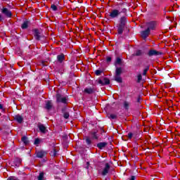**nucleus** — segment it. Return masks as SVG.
<instances>
[{
  "instance_id": "nucleus-1",
  "label": "nucleus",
  "mask_w": 180,
  "mask_h": 180,
  "mask_svg": "<svg viewBox=\"0 0 180 180\" xmlns=\"http://www.w3.org/2000/svg\"><path fill=\"white\" fill-rule=\"evenodd\" d=\"M110 169V165H109V163H105L103 165L101 168L99 169L98 174H101V175H103V176H105L108 175Z\"/></svg>"
},
{
  "instance_id": "nucleus-2",
  "label": "nucleus",
  "mask_w": 180,
  "mask_h": 180,
  "mask_svg": "<svg viewBox=\"0 0 180 180\" xmlns=\"http://www.w3.org/2000/svg\"><path fill=\"white\" fill-rule=\"evenodd\" d=\"M123 72V69L122 68H116L115 70V74L114 77L115 81L117 82H119L120 84L122 82V79L120 75H122V73Z\"/></svg>"
},
{
  "instance_id": "nucleus-3",
  "label": "nucleus",
  "mask_w": 180,
  "mask_h": 180,
  "mask_svg": "<svg viewBox=\"0 0 180 180\" xmlns=\"http://www.w3.org/2000/svg\"><path fill=\"white\" fill-rule=\"evenodd\" d=\"M125 11H126V8H123L122 11H119L117 9H113L110 13V17L112 19H115L116 18H119V15L122 13V12H125Z\"/></svg>"
},
{
  "instance_id": "nucleus-4",
  "label": "nucleus",
  "mask_w": 180,
  "mask_h": 180,
  "mask_svg": "<svg viewBox=\"0 0 180 180\" xmlns=\"http://www.w3.org/2000/svg\"><path fill=\"white\" fill-rule=\"evenodd\" d=\"M56 102L58 103H67V97H64L59 94H56Z\"/></svg>"
},
{
  "instance_id": "nucleus-5",
  "label": "nucleus",
  "mask_w": 180,
  "mask_h": 180,
  "mask_svg": "<svg viewBox=\"0 0 180 180\" xmlns=\"http://www.w3.org/2000/svg\"><path fill=\"white\" fill-rule=\"evenodd\" d=\"M156 23L154 21H150L146 23L147 30L151 32V30H154L155 29Z\"/></svg>"
},
{
  "instance_id": "nucleus-6",
  "label": "nucleus",
  "mask_w": 180,
  "mask_h": 180,
  "mask_svg": "<svg viewBox=\"0 0 180 180\" xmlns=\"http://www.w3.org/2000/svg\"><path fill=\"white\" fill-rule=\"evenodd\" d=\"M1 13L4 15H6L7 18H12V12H11V11H9V9L7 8L3 7L1 9Z\"/></svg>"
},
{
  "instance_id": "nucleus-7",
  "label": "nucleus",
  "mask_w": 180,
  "mask_h": 180,
  "mask_svg": "<svg viewBox=\"0 0 180 180\" xmlns=\"http://www.w3.org/2000/svg\"><path fill=\"white\" fill-rule=\"evenodd\" d=\"M98 84L101 85H109L110 84V80L106 77H104L98 80Z\"/></svg>"
},
{
  "instance_id": "nucleus-8",
  "label": "nucleus",
  "mask_w": 180,
  "mask_h": 180,
  "mask_svg": "<svg viewBox=\"0 0 180 180\" xmlns=\"http://www.w3.org/2000/svg\"><path fill=\"white\" fill-rule=\"evenodd\" d=\"M161 54H162V53L155 50H150L148 53V56H149V57H152V56H161Z\"/></svg>"
},
{
  "instance_id": "nucleus-9",
  "label": "nucleus",
  "mask_w": 180,
  "mask_h": 180,
  "mask_svg": "<svg viewBox=\"0 0 180 180\" xmlns=\"http://www.w3.org/2000/svg\"><path fill=\"white\" fill-rule=\"evenodd\" d=\"M38 128L39 129V131H41L42 134H46V133H47V128L42 124H39Z\"/></svg>"
},
{
  "instance_id": "nucleus-10",
  "label": "nucleus",
  "mask_w": 180,
  "mask_h": 180,
  "mask_svg": "<svg viewBox=\"0 0 180 180\" xmlns=\"http://www.w3.org/2000/svg\"><path fill=\"white\" fill-rule=\"evenodd\" d=\"M84 92L85 94H94V92H95V88H94V87H87V88L84 89Z\"/></svg>"
},
{
  "instance_id": "nucleus-11",
  "label": "nucleus",
  "mask_w": 180,
  "mask_h": 180,
  "mask_svg": "<svg viewBox=\"0 0 180 180\" xmlns=\"http://www.w3.org/2000/svg\"><path fill=\"white\" fill-rule=\"evenodd\" d=\"M14 120H16L18 123H22L23 122V117L20 115H17L14 117Z\"/></svg>"
},
{
  "instance_id": "nucleus-12",
  "label": "nucleus",
  "mask_w": 180,
  "mask_h": 180,
  "mask_svg": "<svg viewBox=\"0 0 180 180\" xmlns=\"http://www.w3.org/2000/svg\"><path fill=\"white\" fill-rule=\"evenodd\" d=\"M150 30L146 29L145 31H143L141 32V37H143V39H147V37H148V34H150Z\"/></svg>"
},
{
  "instance_id": "nucleus-13",
  "label": "nucleus",
  "mask_w": 180,
  "mask_h": 180,
  "mask_svg": "<svg viewBox=\"0 0 180 180\" xmlns=\"http://www.w3.org/2000/svg\"><path fill=\"white\" fill-rule=\"evenodd\" d=\"M45 155H46V152L43 150L37 152V157L38 158H43V157H44Z\"/></svg>"
},
{
  "instance_id": "nucleus-14",
  "label": "nucleus",
  "mask_w": 180,
  "mask_h": 180,
  "mask_svg": "<svg viewBox=\"0 0 180 180\" xmlns=\"http://www.w3.org/2000/svg\"><path fill=\"white\" fill-rule=\"evenodd\" d=\"M34 35L37 40H39L40 39V32L39 31V30H34Z\"/></svg>"
},
{
  "instance_id": "nucleus-15",
  "label": "nucleus",
  "mask_w": 180,
  "mask_h": 180,
  "mask_svg": "<svg viewBox=\"0 0 180 180\" xmlns=\"http://www.w3.org/2000/svg\"><path fill=\"white\" fill-rule=\"evenodd\" d=\"M107 144L108 143H106V142H101L97 144V147L100 148V150H102V148H105V147H106Z\"/></svg>"
},
{
  "instance_id": "nucleus-16",
  "label": "nucleus",
  "mask_w": 180,
  "mask_h": 180,
  "mask_svg": "<svg viewBox=\"0 0 180 180\" xmlns=\"http://www.w3.org/2000/svg\"><path fill=\"white\" fill-rule=\"evenodd\" d=\"M126 20H127L126 17H122L120 19V25L122 26H126Z\"/></svg>"
},
{
  "instance_id": "nucleus-17",
  "label": "nucleus",
  "mask_w": 180,
  "mask_h": 180,
  "mask_svg": "<svg viewBox=\"0 0 180 180\" xmlns=\"http://www.w3.org/2000/svg\"><path fill=\"white\" fill-rule=\"evenodd\" d=\"M124 30V25H118V34H123V31Z\"/></svg>"
},
{
  "instance_id": "nucleus-18",
  "label": "nucleus",
  "mask_w": 180,
  "mask_h": 180,
  "mask_svg": "<svg viewBox=\"0 0 180 180\" xmlns=\"http://www.w3.org/2000/svg\"><path fill=\"white\" fill-rule=\"evenodd\" d=\"M45 108L46 109H47V110H50V109L53 108V103H51V101H47Z\"/></svg>"
},
{
  "instance_id": "nucleus-19",
  "label": "nucleus",
  "mask_w": 180,
  "mask_h": 180,
  "mask_svg": "<svg viewBox=\"0 0 180 180\" xmlns=\"http://www.w3.org/2000/svg\"><path fill=\"white\" fill-rule=\"evenodd\" d=\"M57 59L59 63H63V61H64V54L58 55Z\"/></svg>"
},
{
  "instance_id": "nucleus-20",
  "label": "nucleus",
  "mask_w": 180,
  "mask_h": 180,
  "mask_svg": "<svg viewBox=\"0 0 180 180\" xmlns=\"http://www.w3.org/2000/svg\"><path fill=\"white\" fill-rule=\"evenodd\" d=\"M28 27H29V21L27 20L25 21L21 26L22 29H27Z\"/></svg>"
},
{
  "instance_id": "nucleus-21",
  "label": "nucleus",
  "mask_w": 180,
  "mask_h": 180,
  "mask_svg": "<svg viewBox=\"0 0 180 180\" xmlns=\"http://www.w3.org/2000/svg\"><path fill=\"white\" fill-rule=\"evenodd\" d=\"M124 108L126 109V110H129V108H130V103L128 101L124 102Z\"/></svg>"
},
{
  "instance_id": "nucleus-22",
  "label": "nucleus",
  "mask_w": 180,
  "mask_h": 180,
  "mask_svg": "<svg viewBox=\"0 0 180 180\" xmlns=\"http://www.w3.org/2000/svg\"><path fill=\"white\" fill-rule=\"evenodd\" d=\"M116 65H122V59L120 58H117L115 60V67Z\"/></svg>"
},
{
  "instance_id": "nucleus-23",
  "label": "nucleus",
  "mask_w": 180,
  "mask_h": 180,
  "mask_svg": "<svg viewBox=\"0 0 180 180\" xmlns=\"http://www.w3.org/2000/svg\"><path fill=\"white\" fill-rule=\"evenodd\" d=\"M21 140L24 143V144H28L29 143V141L27 140V137L26 136H22Z\"/></svg>"
},
{
  "instance_id": "nucleus-24",
  "label": "nucleus",
  "mask_w": 180,
  "mask_h": 180,
  "mask_svg": "<svg viewBox=\"0 0 180 180\" xmlns=\"http://www.w3.org/2000/svg\"><path fill=\"white\" fill-rule=\"evenodd\" d=\"M91 136L92 139H94L95 140H98V135L96 134V132H91Z\"/></svg>"
},
{
  "instance_id": "nucleus-25",
  "label": "nucleus",
  "mask_w": 180,
  "mask_h": 180,
  "mask_svg": "<svg viewBox=\"0 0 180 180\" xmlns=\"http://www.w3.org/2000/svg\"><path fill=\"white\" fill-rule=\"evenodd\" d=\"M143 54H144V52H143V51H141V50H138V51H136V53H135V55L136 56H143Z\"/></svg>"
},
{
  "instance_id": "nucleus-26",
  "label": "nucleus",
  "mask_w": 180,
  "mask_h": 180,
  "mask_svg": "<svg viewBox=\"0 0 180 180\" xmlns=\"http://www.w3.org/2000/svg\"><path fill=\"white\" fill-rule=\"evenodd\" d=\"M109 119H116L117 115L116 114H110L108 115Z\"/></svg>"
},
{
  "instance_id": "nucleus-27",
  "label": "nucleus",
  "mask_w": 180,
  "mask_h": 180,
  "mask_svg": "<svg viewBox=\"0 0 180 180\" xmlns=\"http://www.w3.org/2000/svg\"><path fill=\"white\" fill-rule=\"evenodd\" d=\"M44 178V173L43 172L40 173L38 176V180H43Z\"/></svg>"
},
{
  "instance_id": "nucleus-28",
  "label": "nucleus",
  "mask_w": 180,
  "mask_h": 180,
  "mask_svg": "<svg viewBox=\"0 0 180 180\" xmlns=\"http://www.w3.org/2000/svg\"><path fill=\"white\" fill-rule=\"evenodd\" d=\"M150 70V67L147 66L144 70L143 72V75H147V72Z\"/></svg>"
},
{
  "instance_id": "nucleus-29",
  "label": "nucleus",
  "mask_w": 180,
  "mask_h": 180,
  "mask_svg": "<svg viewBox=\"0 0 180 180\" xmlns=\"http://www.w3.org/2000/svg\"><path fill=\"white\" fill-rule=\"evenodd\" d=\"M86 143L87 146H91L92 141H91V139L89 138H86Z\"/></svg>"
},
{
  "instance_id": "nucleus-30",
  "label": "nucleus",
  "mask_w": 180,
  "mask_h": 180,
  "mask_svg": "<svg viewBox=\"0 0 180 180\" xmlns=\"http://www.w3.org/2000/svg\"><path fill=\"white\" fill-rule=\"evenodd\" d=\"M51 8L52 9V11H58L57 6H56L55 4H52L51 6Z\"/></svg>"
},
{
  "instance_id": "nucleus-31",
  "label": "nucleus",
  "mask_w": 180,
  "mask_h": 180,
  "mask_svg": "<svg viewBox=\"0 0 180 180\" xmlns=\"http://www.w3.org/2000/svg\"><path fill=\"white\" fill-rule=\"evenodd\" d=\"M34 144H35V146H39V144H40V139H39V138H37L34 141Z\"/></svg>"
},
{
  "instance_id": "nucleus-32",
  "label": "nucleus",
  "mask_w": 180,
  "mask_h": 180,
  "mask_svg": "<svg viewBox=\"0 0 180 180\" xmlns=\"http://www.w3.org/2000/svg\"><path fill=\"white\" fill-rule=\"evenodd\" d=\"M137 82H141V79H143V77L141 76V75H138L137 76Z\"/></svg>"
},
{
  "instance_id": "nucleus-33",
  "label": "nucleus",
  "mask_w": 180,
  "mask_h": 180,
  "mask_svg": "<svg viewBox=\"0 0 180 180\" xmlns=\"http://www.w3.org/2000/svg\"><path fill=\"white\" fill-rule=\"evenodd\" d=\"M63 117L65 119H68V117H70V114L68 112H64Z\"/></svg>"
},
{
  "instance_id": "nucleus-34",
  "label": "nucleus",
  "mask_w": 180,
  "mask_h": 180,
  "mask_svg": "<svg viewBox=\"0 0 180 180\" xmlns=\"http://www.w3.org/2000/svg\"><path fill=\"white\" fill-rule=\"evenodd\" d=\"M102 72V70H97L95 71L96 75H101V73Z\"/></svg>"
},
{
  "instance_id": "nucleus-35",
  "label": "nucleus",
  "mask_w": 180,
  "mask_h": 180,
  "mask_svg": "<svg viewBox=\"0 0 180 180\" xmlns=\"http://www.w3.org/2000/svg\"><path fill=\"white\" fill-rule=\"evenodd\" d=\"M8 180H19V179H18V178L15 176H10L8 178Z\"/></svg>"
},
{
  "instance_id": "nucleus-36",
  "label": "nucleus",
  "mask_w": 180,
  "mask_h": 180,
  "mask_svg": "<svg viewBox=\"0 0 180 180\" xmlns=\"http://www.w3.org/2000/svg\"><path fill=\"white\" fill-rule=\"evenodd\" d=\"M128 139H133V133L130 132L128 134Z\"/></svg>"
},
{
  "instance_id": "nucleus-37",
  "label": "nucleus",
  "mask_w": 180,
  "mask_h": 180,
  "mask_svg": "<svg viewBox=\"0 0 180 180\" xmlns=\"http://www.w3.org/2000/svg\"><path fill=\"white\" fill-rule=\"evenodd\" d=\"M53 154L52 155H53L54 157H56L57 155V150H56V149L53 150V152H52Z\"/></svg>"
},
{
  "instance_id": "nucleus-38",
  "label": "nucleus",
  "mask_w": 180,
  "mask_h": 180,
  "mask_svg": "<svg viewBox=\"0 0 180 180\" xmlns=\"http://www.w3.org/2000/svg\"><path fill=\"white\" fill-rule=\"evenodd\" d=\"M106 60L108 63H110V61H112V58L108 57Z\"/></svg>"
},
{
  "instance_id": "nucleus-39",
  "label": "nucleus",
  "mask_w": 180,
  "mask_h": 180,
  "mask_svg": "<svg viewBox=\"0 0 180 180\" xmlns=\"http://www.w3.org/2000/svg\"><path fill=\"white\" fill-rule=\"evenodd\" d=\"M130 180H136V176H132L131 177V179H130Z\"/></svg>"
},
{
  "instance_id": "nucleus-40",
  "label": "nucleus",
  "mask_w": 180,
  "mask_h": 180,
  "mask_svg": "<svg viewBox=\"0 0 180 180\" xmlns=\"http://www.w3.org/2000/svg\"><path fill=\"white\" fill-rule=\"evenodd\" d=\"M2 19H3L2 15L0 13V22H2Z\"/></svg>"
},
{
  "instance_id": "nucleus-41",
  "label": "nucleus",
  "mask_w": 180,
  "mask_h": 180,
  "mask_svg": "<svg viewBox=\"0 0 180 180\" xmlns=\"http://www.w3.org/2000/svg\"><path fill=\"white\" fill-rule=\"evenodd\" d=\"M4 106L2 105V104H0V109H3Z\"/></svg>"
},
{
  "instance_id": "nucleus-42",
  "label": "nucleus",
  "mask_w": 180,
  "mask_h": 180,
  "mask_svg": "<svg viewBox=\"0 0 180 180\" xmlns=\"http://www.w3.org/2000/svg\"><path fill=\"white\" fill-rule=\"evenodd\" d=\"M89 162H87V165H89Z\"/></svg>"
}]
</instances>
